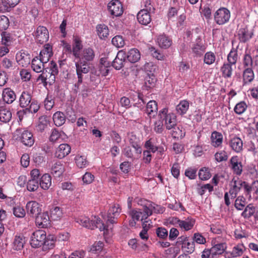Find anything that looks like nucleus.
Instances as JSON below:
<instances>
[{"label": "nucleus", "instance_id": "nucleus-1", "mask_svg": "<svg viewBox=\"0 0 258 258\" xmlns=\"http://www.w3.org/2000/svg\"><path fill=\"white\" fill-rule=\"evenodd\" d=\"M95 56V52L92 48H84L80 54V57L77 58L79 59V60L75 63L76 70L81 68L84 70H87V73H88L90 70L89 62L93 60Z\"/></svg>", "mask_w": 258, "mask_h": 258}, {"label": "nucleus", "instance_id": "nucleus-2", "mask_svg": "<svg viewBox=\"0 0 258 258\" xmlns=\"http://www.w3.org/2000/svg\"><path fill=\"white\" fill-rule=\"evenodd\" d=\"M95 220H90V219L85 216H81L76 219V222L83 226L89 229H94L99 228L100 231L108 230L109 225H105L102 223L99 218H96Z\"/></svg>", "mask_w": 258, "mask_h": 258}, {"label": "nucleus", "instance_id": "nucleus-3", "mask_svg": "<svg viewBox=\"0 0 258 258\" xmlns=\"http://www.w3.org/2000/svg\"><path fill=\"white\" fill-rule=\"evenodd\" d=\"M49 66V68L45 69V71H43L39 78L42 81L48 80L49 82L51 83L54 82L55 76L57 75L58 71L56 63L53 61L50 62Z\"/></svg>", "mask_w": 258, "mask_h": 258}, {"label": "nucleus", "instance_id": "nucleus-4", "mask_svg": "<svg viewBox=\"0 0 258 258\" xmlns=\"http://www.w3.org/2000/svg\"><path fill=\"white\" fill-rule=\"evenodd\" d=\"M159 117L162 121H165V125L167 130L173 128L176 124V117L173 113H168V109L163 108L159 113Z\"/></svg>", "mask_w": 258, "mask_h": 258}, {"label": "nucleus", "instance_id": "nucleus-5", "mask_svg": "<svg viewBox=\"0 0 258 258\" xmlns=\"http://www.w3.org/2000/svg\"><path fill=\"white\" fill-rule=\"evenodd\" d=\"M46 232L42 230L34 232L31 237L30 244L32 247L37 248L43 245L46 240Z\"/></svg>", "mask_w": 258, "mask_h": 258}, {"label": "nucleus", "instance_id": "nucleus-6", "mask_svg": "<svg viewBox=\"0 0 258 258\" xmlns=\"http://www.w3.org/2000/svg\"><path fill=\"white\" fill-rule=\"evenodd\" d=\"M230 17V11L225 8H221L215 13V22L218 25H223L229 21Z\"/></svg>", "mask_w": 258, "mask_h": 258}, {"label": "nucleus", "instance_id": "nucleus-7", "mask_svg": "<svg viewBox=\"0 0 258 258\" xmlns=\"http://www.w3.org/2000/svg\"><path fill=\"white\" fill-rule=\"evenodd\" d=\"M243 65L244 68H253L258 73V55L252 58L249 53L246 52L243 56Z\"/></svg>", "mask_w": 258, "mask_h": 258}, {"label": "nucleus", "instance_id": "nucleus-8", "mask_svg": "<svg viewBox=\"0 0 258 258\" xmlns=\"http://www.w3.org/2000/svg\"><path fill=\"white\" fill-rule=\"evenodd\" d=\"M107 7L110 14L112 16L118 17L123 13L122 6L118 0H112L108 3Z\"/></svg>", "mask_w": 258, "mask_h": 258}, {"label": "nucleus", "instance_id": "nucleus-9", "mask_svg": "<svg viewBox=\"0 0 258 258\" xmlns=\"http://www.w3.org/2000/svg\"><path fill=\"white\" fill-rule=\"evenodd\" d=\"M35 39L40 44L46 42L49 38V33L47 28L42 26H38L35 32Z\"/></svg>", "mask_w": 258, "mask_h": 258}, {"label": "nucleus", "instance_id": "nucleus-10", "mask_svg": "<svg viewBox=\"0 0 258 258\" xmlns=\"http://www.w3.org/2000/svg\"><path fill=\"white\" fill-rule=\"evenodd\" d=\"M144 148L153 153L157 152V154L161 156H162L165 151L162 146H157L156 145L155 140L153 138H150L145 142Z\"/></svg>", "mask_w": 258, "mask_h": 258}, {"label": "nucleus", "instance_id": "nucleus-11", "mask_svg": "<svg viewBox=\"0 0 258 258\" xmlns=\"http://www.w3.org/2000/svg\"><path fill=\"white\" fill-rule=\"evenodd\" d=\"M121 212V208L119 205L114 204L109 209L107 214V222L114 224L116 223L115 220Z\"/></svg>", "mask_w": 258, "mask_h": 258}, {"label": "nucleus", "instance_id": "nucleus-12", "mask_svg": "<svg viewBox=\"0 0 258 258\" xmlns=\"http://www.w3.org/2000/svg\"><path fill=\"white\" fill-rule=\"evenodd\" d=\"M126 54L123 51H119L115 59L112 62V66L116 70H119L122 68L126 62Z\"/></svg>", "mask_w": 258, "mask_h": 258}, {"label": "nucleus", "instance_id": "nucleus-13", "mask_svg": "<svg viewBox=\"0 0 258 258\" xmlns=\"http://www.w3.org/2000/svg\"><path fill=\"white\" fill-rule=\"evenodd\" d=\"M229 167L233 171L234 174L240 175L242 172L243 166L237 156L231 157L230 160Z\"/></svg>", "mask_w": 258, "mask_h": 258}, {"label": "nucleus", "instance_id": "nucleus-14", "mask_svg": "<svg viewBox=\"0 0 258 258\" xmlns=\"http://www.w3.org/2000/svg\"><path fill=\"white\" fill-rule=\"evenodd\" d=\"M16 59L19 65L26 67L30 63L31 55L28 52L21 50L16 54Z\"/></svg>", "mask_w": 258, "mask_h": 258}, {"label": "nucleus", "instance_id": "nucleus-15", "mask_svg": "<svg viewBox=\"0 0 258 258\" xmlns=\"http://www.w3.org/2000/svg\"><path fill=\"white\" fill-rule=\"evenodd\" d=\"M27 214L32 217H35L41 212L39 204L35 201H30L26 205Z\"/></svg>", "mask_w": 258, "mask_h": 258}, {"label": "nucleus", "instance_id": "nucleus-16", "mask_svg": "<svg viewBox=\"0 0 258 258\" xmlns=\"http://www.w3.org/2000/svg\"><path fill=\"white\" fill-rule=\"evenodd\" d=\"M50 217L47 212H41L35 217V222L37 225L42 228L47 227L50 224Z\"/></svg>", "mask_w": 258, "mask_h": 258}, {"label": "nucleus", "instance_id": "nucleus-17", "mask_svg": "<svg viewBox=\"0 0 258 258\" xmlns=\"http://www.w3.org/2000/svg\"><path fill=\"white\" fill-rule=\"evenodd\" d=\"M232 182L234 183V184L232 188L229 190V192L232 196V198H235L241 187H243L245 189V185L246 184V182L240 180L238 178L237 180L233 178Z\"/></svg>", "mask_w": 258, "mask_h": 258}, {"label": "nucleus", "instance_id": "nucleus-18", "mask_svg": "<svg viewBox=\"0 0 258 258\" xmlns=\"http://www.w3.org/2000/svg\"><path fill=\"white\" fill-rule=\"evenodd\" d=\"M3 101L8 104H12L16 99V95L15 92L10 88H5L2 93Z\"/></svg>", "mask_w": 258, "mask_h": 258}, {"label": "nucleus", "instance_id": "nucleus-19", "mask_svg": "<svg viewBox=\"0 0 258 258\" xmlns=\"http://www.w3.org/2000/svg\"><path fill=\"white\" fill-rule=\"evenodd\" d=\"M71 148L68 144H61L57 148L55 153V156L58 158L62 159L68 155L71 152Z\"/></svg>", "mask_w": 258, "mask_h": 258}, {"label": "nucleus", "instance_id": "nucleus-20", "mask_svg": "<svg viewBox=\"0 0 258 258\" xmlns=\"http://www.w3.org/2000/svg\"><path fill=\"white\" fill-rule=\"evenodd\" d=\"M82 48L83 45L81 38L78 36L74 37L72 46V53L76 58L80 57V51Z\"/></svg>", "mask_w": 258, "mask_h": 258}, {"label": "nucleus", "instance_id": "nucleus-21", "mask_svg": "<svg viewBox=\"0 0 258 258\" xmlns=\"http://www.w3.org/2000/svg\"><path fill=\"white\" fill-rule=\"evenodd\" d=\"M46 62L42 60V58H39L36 56L32 60L31 67L33 70L36 73L43 72V71H45L44 63Z\"/></svg>", "mask_w": 258, "mask_h": 258}, {"label": "nucleus", "instance_id": "nucleus-22", "mask_svg": "<svg viewBox=\"0 0 258 258\" xmlns=\"http://www.w3.org/2000/svg\"><path fill=\"white\" fill-rule=\"evenodd\" d=\"M150 13L146 11L141 10L137 15L138 22L142 25H147L151 21Z\"/></svg>", "mask_w": 258, "mask_h": 258}, {"label": "nucleus", "instance_id": "nucleus-23", "mask_svg": "<svg viewBox=\"0 0 258 258\" xmlns=\"http://www.w3.org/2000/svg\"><path fill=\"white\" fill-rule=\"evenodd\" d=\"M32 100L31 94L26 91H23L19 97V105L22 108L27 107Z\"/></svg>", "mask_w": 258, "mask_h": 258}, {"label": "nucleus", "instance_id": "nucleus-24", "mask_svg": "<svg viewBox=\"0 0 258 258\" xmlns=\"http://www.w3.org/2000/svg\"><path fill=\"white\" fill-rule=\"evenodd\" d=\"M21 139L23 144L27 146L31 147L34 143L33 135L32 133L28 131H25L22 133Z\"/></svg>", "mask_w": 258, "mask_h": 258}, {"label": "nucleus", "instance_id": "nucleus-25", "mask_svg": "<svg viewBox=\"0 0 258 258\" xmlns=\"http://www.w3.org/2000/svg\"><path fill=\"white\" fill-rule=\"evenodd\" d=\"M229 145L232 150L236 153H239L242 150L243 142L238 137H234L231 139Z\"/></svg>", "mask_w": 258, "mask_h": 258}, {"label": "nucleus", "instance_id": "nucleus-26", "mask_svg": "<svg viewBox=\"0 0 258 258\" xmlns=\"http://www.w3.org/2000/svg\"><path fill=\"white\" fill-rule=\"evenodd\" d=\"M223 139L221 133L214 131L212 133L211 137V145L215 148L219 147L222 145Z\"/></svg>", "mask_w": 258, "mask_h": 258}, {"label": "nucleus", "instance_id": "nucleus-27", "mask_svg": "<svg viewBox=\"0 0 258 258\" xmlns=\"http://www.w3.org/2000/svg\"><path fill=\"white\" fill-rule=\"evenodd\" d=\"M157 104L154 100H151L148 102L146 105V112L151 117H154L157 113Z\"/></svg>", "mask_w": 258, "mask_h": 258}, {"label": "nucleus", "instance_id": "nucleus-28", "mask_svg": "<svg viewBox=\"0 0 258 258\" xmlns=\"http://www.w3.org/2000/svg\"><path fill=\"white\" fill-rule=\"evenodd\" d=\"M252 35L253 34L246 27L240 29L238 34L239 40L243 43L249 40Z\"/></svg>", "mask_w": 258, "mask_h": 258}, {"label": "nucleus", "instance_id": "nucleus-29", "mask_svg": "<svg viewBox=\"0 0 258 258\" xmlns=\"http://www.w3.org/2000/svg\"><path fill=\"white\" fill-rule=\"evenodd\" d=\"M157 42L160 47L167 48L171 45L172 40L167 36L161 34L158 37Z\"/></svg>", "mask_w": 258, "mask_h": 258}, {"label": "nucleus", "instance_id": "nucleus-30", "mask_svg": "<svg viewBox=\"0 0 258 258\" xmlns=\"http://www.w3.org/2000/svg\"><path fill=\"white\" fill-rule=\"evenodd\" d=\"M233 66V65L227 62L223 63L220 69V71L223 77L225 79L230 78L231 77L233 71L232 68Z\"/></svg>", "mask_w": 258, "mask_h": 258}, {"label": "nucleus", "instance_id": "nucleus-31", "mask_svg": "<svg viewBox=\"0 0 258 258\" xmlns=\"http://www.w3.org/2000/svg\"><path fill=\"white\" fill-rule=\"evenodd\" d=\"M126 58L130 62L135 63L140 59L141 54L137 49L133 48L128 51Z\"/></svg>", "mask_w": 258, "mask_h": 258}, {"label": "nucleus", "instance_id": "nucleus-32", "mask_svg": "<svg viewBox=\"0 0 258 258\" xmlns=\"http://www.w3.org/2000/svg\"><path fill=\"white\" fill-rule=\"evenodd\" d=\"M50 218L54 221L60 220L63 215L62 208L59 207H54L50 210Z\"/></svg>", "mask_w": 258, "mask_h": 258}, {"label": "nucleus", "instance_id": "nucleus-33", "mask_svg": "<svg viewBox=\"0 0 258 258\" xmlns=\"http://www.w3.org/2000/svg\"><path fill=\"white\" fill-rule=\"evenodd\" d=\"M189 102L186 100L180 101L179 103L176 106V111L177 114L180 115L185 114L189 108Z\"/></svg>", "mask_w": 258, "mask_h": 258}, {"label": "nucleus", "instance_id": "nucleus-34", "mask_svg": "<svg viewBox=\"0 0 258 258\" xmlns=\"http://www.w3.org/2000/svg\"><path fill=\"white\" fill-rule=\"evenodd\" d=\"M39 185L43 189H48L51 185V177L48 174H44L41 177Z\"/></svg>", "mask_w": 258, "mask_h": 258}, {"label": "nucleus", "instance_id": "nucleus-35", "mask_svg": "<svg viewBox=\"0 0 258 258\" xmlns=\"http://www.w3.org/2000/svg\"><path fill=\"white\" fill-rule=\"evenodd\" d=\"M53 53L52 51V46L49 44H47L44 45V48L40 51V55H46V56L42 57V60L44 62H47L49 60V58L52 55Z\"/></svg>", "mask_w": 258, "mask_h": 258}, {"label": "nucleus", "instance_id": "nucleus-36", "mask_svg": "<svg viewBox=\"0 0 258 258\" xmlns=\"http://www.w3.org/2000/svg\"><path fill=\"white\" fill-rule=\"evenodd\" d=\"M66 119V118L64 114L60 111L56 112L53 115V122L57 126H60L63 124Z\"/></svg>", "mask_w": 258, "mask_h": 258}, {"label": "nucleus", "instance_id": "nucleus-37", "mask_svg": "<svg viewBox=\"0 0 258 258\" xmlns=\"http://www.w3.org/2000/svg\"><path fill=\"white\" fill-rule=\"evenodd\" d=\"M12 118V113L6 108H0V121L4 123L9 122Z\"/></svg>", "mask_w": 258, "mask_h": 258}, {"label": "nucleus", "instance_id": "nucleus-38", "mask_svg": "<svg viewBox=\"0 0 258 258\" xmlns=\"http://www.w3.org/2000/svg\"><path fill=\"white\" fill-rule=\"evenodd\" d=\"M49 121L46 116H42L39 118L38 124L36 126L37 130L41 133L48 127Z\"/></svg>", "mask_w": 258, "mask_h": 258}, {"label": "nucleus", "instance_id": "nucleus-39", "mask_svg": "<svg viewBox=\"0 0 258 258\" xmlns=\"http://www.w3.org/2000/svg\"><path fill=\"white\" fill-rule=\"evenodd\" d=\"M97 34L101 39H105L109 35V30L105 24H99L96 27Z\"/></svg>", "mask_w": 258, "mask_h": 258}, {"label": "nucleus", "instance_id": "nucleus-40", "mask_svg": "<svg viewBox=\"0 0 258 258\" xmlns=\"http://www.w3.org/2000/svg\"><path fill=\"white\" fill-rule=\"evenodd\" d=\"M252 191L258 196V180L253 181L251 185L246 182V184L245 185V192L246 195L250 197V193Z\"/></svg>", "mask_w": 258, "mask_h": 258}, {"label": "nucleus", "instance_id": "nucleus-41", "mask_svg": "<svg viewBox=\"0 0 258 258\" xmlns=\"http://www.w3.org/2000/svg\"><path fill=\"white\" fill-rule=\"evenodd\" d=\"M256 208L252 204H248L241 213L244 218L248 219L252 216L255 212Z\"/></svg>", "mask_w": 258, "mask_h": 258}, {"label": "nucleus", "instance_id": "nucleus-42", "mask_svg": "<svg viewBox=\"0 0 258 258\" xmlns=\"http://www.w3.org/2000/svg\"><path fill=\"white\" fill-rule=\"evenodd\" d=\"M226 248L225 243H220L214 245L211 248V251L212 252V255L221 254L223 253Z\"/></svg>", "mask_w": 258, "mask_h": 258}, {"label": "nucleus", "instance_id": "nucleus-43", "mask_svg": "<svg viewBox=\"0 0 258 258\" xmlns=\"http://www.w3.org/2000/svg\"><path fill=\"white\" fill-rule=\"evenodd\" d=\"M254 75L253 71V68H244L243 72V81L245 83L251 82L254 79Z\"/></svg>", "mask_w": 258, "mask_h": 258}, {"label": "nucleus", "instance_id": "nucleus-44", "mask_svg": "<svg viewBox=\"0 0 258 258\" xmlns=\"http://www.w3.org/2000/svg\"><path fill=\"white\" fill-rule=\"evenodd\" d=\"M76 73L78 77V82L75 84V89L74 90L77 92L79 89V86L82 84L83 81V74H87V71L85 69H83V68H78V69L76 70Z\"/></svg>", "mask_w": 258, "mask_h": 258}, {"label": "nucleus", "instance_id": "nucleus-45", "mask_svg": "<svg viewBox=\"0 0 258 258\" xmlns=\"http://www.w3.org/2000/svg\"><path fill=\"white\" fill-rule=\"evenodd\" d=\"M238 53L237 49L232 48L227 55L228 63L235 65L238 59Z\"/></svg>", "mask_w": 258, "mask_h": 258}, {"label": "nucleus", "instance_id": "nucleus-46", "mask_svg": "<svg viewBox=\"0 0 258 258\" xmlns=\"http://www.w3.org/2000/svg\"><path fill=\"white\" fill-rule=\"evenodd\" d=\"M194 223L192 219L187 218L185 220H180L179 226L185 231H188L193 227Z\"/></svg>", "mask_w": 258, "mask_h": 258}, {"label": "nucleus", "instance_id": "nucleus-47", "mask_svg": "<svg viewBox=\"0 0 258 258\" xmlns=\"http://www.w3.org/2000/svg\"><path fill=\"white\" fill-rule=\"evenodd\" d=\"M63 165L59 162L54 164L51 168V173L56 177H59L64 171Z\"/></svg>", "mask_w": 258, "mask_h": 258}, {"label": "nucleus", "instance_id": "nucleus-48", "mask_svg": "<svg viewBox=\"0 0 258 258\" xmlns=\"http://www.w3.org/2000/svg\"><path fill=\"white\" fill-rule=\"evenodd\" d=\"M100 71L104 76H106L109 73L108 67H110V62L107 60L106 58H101L100 59Z\"/></svg>", "mask_w": 258, "mask_h": 258}, {"label": "nucleus", "instance_id": "nucleus-49", "mask_svg": "<svg viewBox=\"0 0 258 258\" xmlns=\"http://www.w3.org/2000/svg\"><path fill=\"white\" fill-rule=\"evenodd\" d=\"M155 208V203L147 201L146 203L143 206L142 211L145 213V215L146 216H150L153 214V208Z\"/></svg>", "mask_w": 258, "mask_h": 258}, {"label": "nucleus", "instance_id": "nucleus-50", "mask_svg": "<svg viewBox=\"0 0 258 258\" xmlns=\"http://www.w3.org/2000/svg\"><path fill=\"white\" fill-rule=\"evenodd\" d=\"M25 243L24 239L23 236H16L13 242L14 248L16 250L21 249Z\"/></svg>", "mask_w": 258, "mask_h": 258}, {"label": "nucleus", "instance_id": "nucleus-51", "mask_svg": "<svg viewBox=\"0 0 258 258\" xmlns=\"http://www.w3.org/2000/svg\"><path fill=\"white\" fill-rule=\"evenodd\" d=\"M246 204V199L243 196L238 197L235 201V207L238 210L243 209Z\"/></svg>", "mask_w": 258, "mask_h": 258}, {"label": "nucleus", "instance_id": "nucleus-52", "mask_svg": "<svg viewBox=\"0 0 258 258\" xmlns=\"http://www.w3.org/2000/svg\"><path fill=\"white\" fill-rule=\"evenodd\" d=\"M55 237L53 235H49L47 237H46V240H45V243L43 245L45 246L46 248L51 249L54 247L55 245Z\"/></svg>", "mask_w": 258, "mask_h": 258}, {"label": "nucleus", "instance_id": "nucleus-53", "mask_svg": "<svg viewBox=\"0 0 258 258\" xmlns=\"http://www.w3.org/2000/svg\"><path fill=\"white\" fill-rule=\"evenodd\" d=\"M199 176L203 180L209 179L211 176L209 168L205 167L201 169L199 172Z\"/></svg>", "mask_w": 258, "mask_h": 258}, {"label": "nucleus", "instance_id": "nucleus-54", "mask_svg": "<svg viewBox=\"0 0 258 258\" xmlns=\"http://www.w3.org/2000/svg\"><path fill=\"white\" fill-rule=\"evenodd\" d=\"M112 43L116 47L119 48L123 47L124 45L125 42L121 36L117 35L112 38Z\"/></svg>", "mask_w": 258, "mask_h": 258}, {"label": "nucleus", "instance_id": "nucleus-55", "mask_svg": "<svg viewBox=\"0 0 258 258\" xmlns=\"http://www.w3.org/2000/svg\"><path fill=\"white\" fill-rule=\"evenodd\" d=\"M142 5L144 8L142 10L150 13L154 12L155 9L152 0H143Z\"/></svg>", "mask_w": 258, "mask_h": 258}, {"label": "nucleus", "instance_id": "nucleus-56", "mask_svg": "<svg viewBox=\"0 0 258 258\" xmlns=\"http://www.w3.org/2000/svg\"><path fill=\"white\" fill-rule=\"evenodd\" d=\"M195 243L194 241H186L183 243L182 248L184 249L185 251L189 253H192L195 250Z\"/></svg>", "mask_w": 258, "mask_h": 258}, {"label": "nucleus", "instance_id": "nucleus-57", "mask_svg": "<svg viewBox=\"0 0 258 258\" xmlns=\"http://www.w3.org/2000/svg\"><path fill=\"white\" fill-rule=\"evenodd\" d=\"M39 185V182L38 181L29 180L27 184V188L30 191H34L38 189Z\"/></svg>", "mask_w": 258, "mask_h": 258}, {"label": "nucleus", "instance_id": "nucleus-58", "mask_svg": "<svg viewBox=\"0 0 258 258\" xmlns=\"http://www.w3.org/2000/svg\"><path fill=\"white\" fill-rule=\"evenodd\" d=\"M2 4L5 7V10L15 7L19 2V0H2Z\"/></svg>", "mask_w": 258, "mask_h": 258}, {"label": "nucleus", "instance_id": "nucleus-59", "mask_svg": "<svg viewBox=\"0 0 258 258\" xmlns=\"http://www.w3.org/2000/svg\"><path fill=\"white\" fill-rule=\"evenodd\" d=\"M247 105L244 102H240L236 105L234 110L236 114H241L245 111Z\"/></svg>", "mask_w": 258, "mask_h": 258}, {"label": "nucleus", "instance_id": "nucleus-60", "mask_svg": "<svg viewBox=\"0 0 258 258\" xmlns=\"http://www.w3.org/2000/svg\"><path fill=\"white\" fill-rule=\"evenodd\" d=\"M205 47L204 45L197 43L192 47V52L197 55H202L205 51Z\"/></svg>", "mask_w": 258, "mask_h": 258}, {"label": "nucleus", "instance_id": "nucleus-61", "mask_svg": "<svg viewBox=\"0 0 258 258\" xmlns=\"http://www.w3.org/2000/svg\"><path fill=\"white\" fill-rule=\"evenodd\" d=\"M75 161L77 166L80 168H84L87 165L86 159L81 156H77L75 158Z\"/></svg>", "mask_w": 258, "mask_h": 258}, {"label": "nucleus", "instance_id": "nucleus-62", "mask_svg": "<svg viewBox=\"0 0 258 258\" xmlns=\"http://www.w3.org/2000/svg\"><path fill=\"white\" fill-rule=\"evenodd\" d=\"M9 26V20L5 16H0V31L6 30Z\"/></svg>", "mask_w": 258, "mask_h": 258}, {"label": "nucleus", "instance_id": "nucleus-63", "mask_svg": "<svg viewBox=\"0 0 258 258\" xmlns=\"http://www.w3.org/2000/svg\"><path fill=\"white\" fill-rule=\"evenodd\" d=\"M215 58V55L214 53L208 52L205 55L204 62L207 64H211L214 62Z\"/></svg>", "mask_w": 258, "mask_h": 258}, {"label": "nucleus", "instance_id": "nucleus-64", "mask_svg": "<svg viewBox=\"0 0 258 258\" xmlns=\"http://www.w3.org/2000/svg\"><path fill=\"white\" fill-rule=\"evenodd\" d=\"M104 246L103 242L99 241L95 242L93 245L91 246L90 251L93 253H96L102 250Z\"/></svg>", "mask_w": 258, "mask_h": 258}]
</instances>
